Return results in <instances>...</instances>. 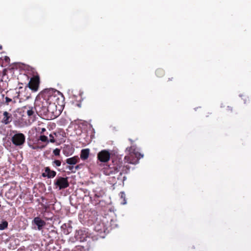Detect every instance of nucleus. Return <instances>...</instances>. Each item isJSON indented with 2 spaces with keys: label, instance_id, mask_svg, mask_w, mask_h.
I'll list each match as a JSON object with an SVG mask.
<instances>
[{
  "label": "nucleus",
  "instance_id": "nucleus-1",
  "mask_svg": "<svg viewBox=\"0 0 251 251\" xmlns=\"http://www.w3.org/2000/svg\"><path fill=\"white\" fill-rule=\"evenodd\" d=\"M130 167L128 166L123 165V162L119 160L113 162V164L106 165L102 169V172L105 175H111L119 173L118 176H122L123 174H127L129 171ZM118 179H120L118 177Z\"/></svg>",
  "mask_w": 251,
  "mask_h": 251
},
{
  "label": "nucleus",
  "instance_id": "nucleus-2",
  "mask_svg": "<svg viewBox=\"0 0 251 251\" xmlns=\"http://www.w3.org/2000/svg\"><path fill=\"white\" fill-rule=\"evenodd\" d=\"M42 95L45 97L48 104L56 103L64 104L63 95L57 90L45 89L42 92Z\"/></svg>",
  "mask_w": 251,
  "mask_h": 251
},
{
  "label": "nucleus",
  "instance_id": "nucleus-3",
  "mask_svg": "<svg viewBox=\"0 0 251 251\" xmlns=\"http://www.w3.org/2000/svg\"><path fill=\"white\" fill-rule=\"evenodd\" d=\"M48 103L41 92L36 97L34 102V109L40 117L46 116L48 109Z\"/></svg>",
  "mask_w": 251,
  "mask_h": 251
},
{
  "label": "nucleus",
  "instance_id": "nucleus-4",
  "mask_svg": "<svg viewBox=\"0 0 251 251\" xmlns=\"http://www.w3.org/2000/svg\"><path fill=\"white\" fill-rule=\"evenodd\" d=\"M64 104L56 103L50 104L48 105V109L46 117L54 119L59 116L62 110V106Z\"/></svg>",
  "mask_w": 251,
  "mask_h": 251
},
{
  "label": "nucleus",
  "instance_id": "nucleus-5",
  "mask_svg": "<svg viewBox=\"0 0 251 251\" xmlns=\"http://www.w3.org/2000/svg\"><path fill=\"white\" fill-rule=\"evenodd\" d=\"M11 141L16 146H22L25 142V135L22 133H16L12 137Z\"/></svg>",
  "mask_w": 251,
  "mask_h": 251
},
{
  "label": "nucleus",
  "instance_id": "nucleus-6",
  "mask_svg": "<svg viewBox=\"0 0 251 251\" xmlns=\"http://www.w3.org/2000/svg\"><path fill=\"white\" fill-rule=\"evenodd\" d=\"M40 77L39 75H34L30 78L28 84V87L33 91L37 92L39 87Z\"/></svg>",
  "mask_w": 251,
  "mask_h": 251
},
{
  "label": "nucleus",
  "instance_id": "nucleus-7",
  "mask_svg": "<svg viewBox=\"0 0 251 251\" xmlns=\"http://www.w3.org/2000/svg\"><path fill=\"white\" fill-rule=\"evenodd\" d=\"M54 185L59 190L67 188L69 186L68 177H59L55 179L54 182Z\"/></svg>",
  "mask_w": 251,
  "mask_h": 251
},
{
  "label": "nucleus",
  "instance_id": "nucleus-8",
  "mask_svg": "<svg viewBox=\"0 0 251 251\" xmlns=\"http://www.w3.org/2000/svg\"><path fill=\"white\" fill-rule=\"evenodd\" d=\"M94 230L98 233L97 236L104 238L107 232V229L103 223H97L94 227Z\"/></svg>",
  "mask_w": 251,
  "mask_h": 251
},
{
  "label": "nucleus",
  "instance_id": "nucleus-9",
  "mask_svg": "<svg viewBox=\"0 0 251 251\" xmlns=\"http://www.w3.org/2000/svg\"><path fill=\"white\" fill-rule=\"evenodd\" d=\"M143 155L140 152H136L135 154H130L126 155L125 157V162L132 164H136L139 162V159L143 157Z\"/></svg>",
  "mask_w": 251,
  "mask_h": 251
},
{
  "label": "nucleus",
  "instance_id": "nucleus-10",
  "mask_svg": "<svg viewBox=\"0 0 251 251\" xmlns=\"http://www.w3.org/2000/svg\"><path fill=\"white\" fill-rule=\"evenodd\" d=\"M111 154L109 151L103 150L98 153V159L101 162H107L110 158Z\"/></svg>",
  "mask_w": 251,
  "mask_h": 251
},
{
  "label": "nucleus",
  "instance_id": "nucleus-11",
  "mask_svg": "<svg viewBox=\"0 0 251 251\" xmlns=\"http://www.w3.org/2000/svg\"><path fill=\"white\" fill-rule=\"evenodd\" d=\"M32 223L37 226L38 229L39 230L42 229L46 225V222L39 217H35L32 221Z\"/></svg>",
  "mask_w": 251,
  "mask_h": 251
},
{
  "label": "nucleus",
  "instance_id": "nucleus-12",
  "mask_svg": "<svg viewBox=\"0 0 251 251\" xmlns=\"http://www.w3.org/2000/svg\"><path fill=\"white\" fill-rule=\"evenodd\" d=\"M12 120V115L7 111H4L3 113V118L1 120V122L5 125H8Z\"/></svg>",
  "mask_w": 251,
  "mask_h": 251
},
{
  "label": "nucleus",
  "instance_id": "nucleus-13",
  "mask_svg": "<svg viewBox=\"0 0 251 251\" xmlns=\"http://www.w3.org/2000/svg\"><path fill=\"white\" fill-rule=\"evenodd\" d=\"M90 150L89 149H83L81 151L80 158L82 160H86L89 155Z\"/></svg>",
  "mask_w": 251,
  "mask_h": 251
},
{
  "label": "nucleus",
  "instance_id": "nucleus-14",
  "mask_svg": "<svg viewBox=\"0 0 251 251\" xmlns=\"http://www.w3.org/2000/svg\"><path fill=\"white\" fill-rule=\"evenodd\" d=\"M79 160V159L77 156H75L73 157L67 158L66 160V162L69 165H75Z\"/></svg>",
  "mask_w": 251,
  "mask_h": 251
},
{
  "label": "nucleus",
  "instance_id": "nucleus-15",
  "mask_svg": "<svg viewBox=\"0 0 251 251\" xmlns=\"http://www.w3.org/2000/svg\"><path fill=\"white\" fill-rule=\"evenodd\" d=\"M45 172L47 173V177L49 178H53L56 175V172L51 170L49 167H47L45 168Z\"/></svg>",
  "mask_w": 251,
  "mask_h": 251
},
{
  "label": "nucleus",
  "instance_id": "nucleus-16",
  "mask_svg": "<svg viewBox=\"0 0 251 251\" xmlns=\"http://www.w3.org/2000/svg\"><path fill=\"white\" fill-rule=\"evenodd\" d=\"M126 151H128L129 154H135L136 152H139L136 151V147L134 146H131L126 148Z\"/></svg>",
  "mask_w": 251,
  "mask_h": 251
},
{
  "label": "nucleus",
  "instance_id": "nucleus-17",
  "mask_svg": "<svg viewBox=\"0 0 251 251\" xmlns=\"http://www.w3.org/2000/svg\"><path fill=\"white\" fill-rule=\"evenodd\" d=\"M27 115L29 117H35V114L33 108L32 107H29V109L27 111Z\"/></svg>",
  "mask_w": 251,
  "mask_h": 251
},
{
  "label": "nucleus",
  "instance_id": "nucleus-18",
  "mask_svg": "<svg viewBox=\"0 0 251 251\" xmlns=\"http://www.w3.org/2000/svg\"><path fill=\"white\" fill-rule=\"evenodd\" d=\"M155 74L157 77H161L164 76L165 72L163 69L159 68L156 70Z\"/></svg>",
  "mask_w": 251,
  "mask_h": 251
},
{
  "label": "nucleus",
  "instance_id": "nucleus-19",
  "mask_svg": "<svg viewBox=\"0 0 251 251\" xmlns=\"http://www.w3.org/2000/svg\"><path fill=\"white\" fill-rule=\"evenodd\" d=\"M94 198L96 199H99L102 197L103 195V192L102 191H100L99 192H97L96 191H94Z\"/></svg>",
  "mask_w": 251,
  "mask_h": 251
},
{
  "label": "nucleus",
  "instance_id": "nucleus-20",
  "mask_svg": "<svg viewBox=\"0 0 251 251\" xmlns=\"http://www.w3.org/2000/svg\"><path fill=\"white\" fill-rule=\"evenodd\" d=\"M8 226V222L6 221L2 222L0 224V230H4Z\"/></svg>",
  "mask_w": 251,
  "mask_h": 251
},
{
  "label": "nucleus",
  "instance_id": "nucleus-21",
  "mask_svg": "<svg viewBox=\"0 0 251 251\" xmlns=\"http://www.w3.org/2000/svg\"><path fill=\"white\" fill-rule=\"evenodd\" d=\"M38 140L43 142H47V143L49 142L48 137L45 135H40Z\"/></svg>",
  "mask_w": 251,
  "mask_h": 251
},
{
  "label": "nucleus",
  "instance_id": "nucleus-22",
  "mask_svg": "<svg viewBox=\"0 0 251 251\" xmlns=\"http://www.w3.org/2000/svg\"><path fill=\"white\" fill-rule=\"evenodd\" d=\"M52 163V165L54 167H59L61 164V162L59 160H55Z\"/></svg>",
  "mask_w": 251,
  "mask_h": 251
},
{
  "label": "nucleus",
  "instance_id": "nucleus-23",
  "mask_svg": "<svg viewBox=\"0 0 251 251\" xmlns=\"http://www.w3.org/2000/svg\"><path fill=\"white\" fill-rule=\"evenodd\" d=\"M13 101L14 103H15L16 102V100H15V98H14V100H13L12 99L6 97L5 98V103L6 104V105H8L9 102H12Z\"/></svg>",
  "mask_w": 251,
  "mask_h": 251
},
{
  "label": "nucleus",
  "instance_id": "nucleus-24",
  "mask_svg": "<svg viewBox=\"0 0 251 251\" xmlns=\"http://www.w3.org/2000/svg\"><path fill=\"white\" fill-rule=\"evenodd\" d=\"M60 150L59 149H55L53 150V153L56 156H59L60 155Z\"/></svg>",
  "mask_w": 251,
  "mask_h": 251
},
{
  "label": "nucleus",
  "instance_id": "nucleus-25",
  "mask_svg": "<svg viewBox=\"0 0 251 251\" xmlns=\"http://www.w3.org/2000/svg\"><path fill=\"white\" fill-rule=\"evenodd\" d=\"M49 137H50V140H49V142H50L52 143H54L55 142V140L54 139V137L53 134H50L49 135Z\"/></svg>",
  "mask_w": 251,
  "mask_h": 251
},
{
  "label": "nucleus",
  "instance_id": "nucleus-26",
  "mask_svg": "<svg viewBox=\"0 0 251 251\" xmlns=\"http://www.w3.org/2000/svg\"><path fill=\"white\" fill-rule=\"evenodd\" d=\"M67 168L69 169V170L71 171L72 172H75V171H73V169L74 168V166H69Z\"/></svg>",
  "mask_w": 251,
  "mask_h": 251
},
{
  "label": "nucleus",
  "instance_id": "nucleus-27",
  "mask_svg": "<svg viewBox=\"0 0 251 251\" xmlns=\"http://www.w3.org/2000/svg\"><path fill=\"white\" fill-rule=\"evenodd\" d=\"M121 197L122 198H125V194L124 192H121Z\"/></svg>",
  "mask_w": 251,
  "mask_h": 251
},
{
  "label": "nucleus",
  "instance_id": "nucleus-28",
  "mask_svg": "<svg viewBox=\"0 0 251 251\" xmlns=\"http://www.w3.org/2000/svg\"><path fill=\"white\" fill-rule=\"evenodd\" d=\"M46 130L45 128H42L41 131H40L41 134H43Z\"/></svg>",
  "mask_w": 251,
  "mask_h": 251
},
{
  "label": "nucleus",
  "instance_id": "nucleus-29",
  "mask_svg": "<svg viewBox=\"0 0 251 251\" xmlns=\"http://www.w3.org/2000/svg\"><path fill=\"white\" fill-rule=\"evenodd\" d=\"M42 176L44 177H47V173L45 172V173H42Z\"/></svg>",
  "mask_w": 251,
  "mask_h": 251
},
{
  "label": "nucleus",
  "instance_id": "nucleus-30",
  "mask_svg": "<svg viewBox=\"0 0 251 251\" xmlns=\"http://www.w3.org/2000/svg\"><path fill=\"white\" fill-rule=\"evenodd\" d=\"M5 60L7 62L10 60V59L8 56H5Z\"/></svg>",
  "mask_w": 251,
  "mask_h": 251
},
{
  "label": "nucleus",
  "instance_id": "nucleus-31",
  "mask_svg": "<svg viewBox=\"0 0 251 251\" xmlns=\"http://www.w3.org/2000/svg\"><path fill=\"white\" fill-rule=\"evenodd\" d=\"M227 110H230V111H232V107H229V106H228V107H227Z\"/></svg>",
  "mask_w": 251,
  "mask_h": 251
},
{
  "label": "nucleus",
  "instance_id": "nucleus-32",
  "mask_svg": "<svg viewBox=\"0 0 251 251\" xmlns=\"http://www.w3.org/2000/svg\"><path fill=\"white\" fill-rule=\"evenodd\" d=\"M79 168V165H77L75 167V170H78Z\"/></svg>",
  "mask_w": 251,
  "mask_h": 251
},
{
  "label": "nucleus",
  "instance_id": "nucleus-33",
  "mask_svg": "<svg viewBox=\"0 0 251 251\" xmlns=\"http://www.w3.org/2000/svg\"><path fill=\"white\" fill-rule=\"evenodd\" d=\"M174 79V78L172 77L171 78H168V81H172Z\"/></svg>",
  "mask_w": 251,
  "mask_h": 251
},
{
  "label": "nucleus",
  "instance_id": "nucleus-34",
  "mask_svg": "<svg viewBox=\"0 0 251 251\" xmlns=\"http://www.w3.org/2000/svg\"><path fill=\"white\" fill-rule=\"evenodd\" d=\"M38 148H39V147L38 146H37V147H34V148H33V149H38Z\"/></svg>",
  "mask_w": 251,
  "mask_h": 251
},
{
  "label": "nucleus",
  "instance_id": "nucleus-35",
  "mask_svg": "<svg viewBox=\"0 0 251 251\" xmlns=\"http://www.w3.org/2000/svg\"><path fill=\"white\" fill-rule=\"evenodd\" d=\"M129 141L131 142V144H132L133 143V140H132L131 139H129Z\"/></svg>",
  "mask_w": 251,
  "mask_h": 251
},
{
  "label": "nucleus",
  "instance_id": "nucleus-36",
  "mask_svg": "<svg viewBox=\"0 0 251 251\" xmlns=\"http://www.w3.org/2000/svg\"><path fill=\"white\" fill-rule=\"evenodd\" d=\"M126 178V176H124L123 177V180H125Z\"/></svg>",
  "mask_w": 251,
  "mask_h": 251
},
{
  "label": "nucleus",
  "instance_id": "nucleus-37",
  "mask_svg": "<svg viewBox=\"0 0 251 251\" xmlns=\"http://www.w3.org/2000/svg\"><path fill=\"white\" fill-rule=\"evenodd\" d=\"M2 49V46L0 45V50H1Z\"/></svg>",
  "mask_w": 251,
  "mask_h": 251
},
{
  "label": "nucleus",
  "instance_id": "nucleus-38",
  "mask_svg": "<svg viewBox=\"0 0 251 251\" xmlns=\"http://www.w3.org/2000/svg\"><path fill=\"white\" fill-rule=\"evenodd\" d=\"M45 147V146H43L41 148Z\"/></svg>",
  "mask_w": 251,
  "mask_h": 251
},
{
  "label": "nucleus",
  "instance_id": "nucleus-39",
  "mask_svg": "<svg viewBox=\"0 0 251 251\" xmlns=\"http://www.w3.org/2000/svg\"><path fill=\"white\" fill-rule=\"evenodd\" d=\"M53 134H54L55 135H56V133H54Z\"/></svg>",
  "mask_w": 251,
  "mask_h": 251
}]
</instances>
